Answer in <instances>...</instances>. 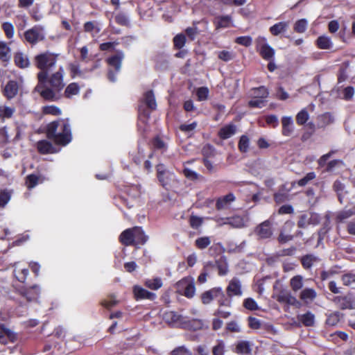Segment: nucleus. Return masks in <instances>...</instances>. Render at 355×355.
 Returning <instances> with one entry per match:
<instances>
[{"label": "nucleus", "instance_id": "nucleus-28", "mask_svg": "<svg viewBox=\"0 0 355 355\" xmlns=\"http://www.w3.org/2000/svg\"><path fill=\"white\" fill-rule=\"evenodd\" d=\"M288 27V23L286 21H281L277 23L270 28V32L273 35H278L280 33H284Z\"/></svg>", "mask_w": 355, "mask_h": 355}, {"label": "nucleus", "instance_id": "nucleus-61", "mask_svg": "<svg viewBox=\"0 0 355 355\" xmlns=\"http://www.w3.org/2000/svg\"><path fill=\"white\" fill-rule=\"evenodd\" d=\"M235 42L244 46H249L252 44V39L250 36H241L236 38Z\"/></svg>", "mask_w": 355, "mask_h": 355}, {"label": "nucleus", "instance_id": "nucleus-24", "mask_svg": "<svg viewBox=\"0 0 355 355\" xmlns=\"http://www.w3.org/2000/svg\"><path fill=\"white\" fill-rule=\"evenodd\" d=\"M223 224L230 225L234 228H242L245 226V223L243 218L239 216L227 218Z\"/></svg>", "mask_w": 355, "mask_h": 355}, {"label": "nucleus", "instance_id": "nucleus-46", "mask_svg": "<svg viewBox=\"0 0 355 355\" xmlns=\"http://www.w3.org/2000/svg\"><path fill=\"white\" fill-rule=\"evenodd\" d=\"M345 185L340 181L336 180L334 183V189L338 193V198L340 203L343 202V192L345 190Z\"/></svg>", "mask_w": 355, "mask_h": 355}, {"label": "nucleus", "instance_id": "nucleus-6", "mask_svg": "<svg viewBox=\"0 0 355 355\" xmlns=\"http://www.w3.org/2000/svg\"><path fill=\"white\" fill-rule=\"evenodd\" d=\"M26 41L31 44H35L45 38L44 28L40 26H35L24 33Z\"/></svg>", "mask_w": 355, "mask_h": 355}, {"label": "nucleus", "instance_id": "nucleus-48", "mask_svg": "<svg viewBox=\"0 0 355 355\" xmlns=\"http://www.w3.org/2000/svg\"><path fill=\"white\" fill-rule=\"evenodd\" d=\"M84 29L86 32L91 33L93 36L96 35L101 31V28L94 22L88 21L85 24Z\"/></svg>", "mask_w": 355, "mask_h": 355}, {"label": "nucleus", "instance_id": "nucleus-26", "mask_svg": "<svg viewBox=\"0 0 355 355\" xmlns=\"http://www.w3.org/2000/svg\"><path fill=\"white\" fill-rule=\"evenodd\" d=\"M37 148L38 151L42 154L54 153L55 148L52 144L46 140H42L37 142Z\"/></svg>", "mask_w": 355, "mask_h": 355}, {"label": "nucleus", "instance_id": "nucleus-5", "mask_svg": "<svg viewBox=\"0 0 355 355\" xmlns=\"http://www.w3.org/2000/svg\"><path fill=\"white\" fill-rule=\"evenodd\" d=\"M177 291L188 298H191L196 293L194 280L191 277H186L175 284Z\"/></svg>", "mask_w": 355, "mask_h": 355}, {"label": "nucleus", "instance_id": "nucleus-11", "mask_svg": "<svg viewBox=\"0 0 355 355\" xmlns=\"http://www.w3.org/2000/svg\"><path fill=\"white\" fill-rule=\"evenodd\" d=\"M254 233L259 239H268L272 235L271 223L269 220H265L259 225L254 230Z\"/></svg>", "mask_w": 355, "mask_h": 355}, {"label": "nucleus", "instance_id": "nucleus-2", "mask_svg": "<svg viewBox=\"0 0 355 355\" xmlns=\"http://www.w3.org/2000/svg\"><path fill=\"white\" fill-rule=\"evenodd\" d=\"M47 137L57 144L65 146L71 140V129L69 123L64 121H56L47 126Z\"/></svg>", "mask_w": 355, "mask_h": 355}, {"label": "nucleus", "instance_id": "nucleus-37", "mask_svg": "<svg viewBox=\"0 0 355 355\" xmlns=\"http://www.w3.org/2000/svg\"><path fill=\"white\" fill-rule=\"evenodd\" d=\"M144 284L146 287L152 290H157L162 286V281L159 277L146 279Z\"/></svg>", "mask_w": 355, "mask_h": 355}, {"label": "nucleus", "instance_id": "nucleus-31", "mask_svg": "<svg viewBox=\"0 0 355 355\" xmlns=\"http://www.w3.org/2000/svg\"><path fill=\"white\" fill-rule=\"evenodd\" d=\"M303 286V277L302 275H295L290 279V286L295 293L302 289Z\"/></svg>", "mask_w": 355, "mask_h": 355}, {"label": "nucleus", "instance_id": "nucleus-18", "mask_svg": "<svg viewBox=\"0 0 355 355\" xmlns=\"http://www.w3.org/2000/svg\"><path fill=\"white\" fill-rule=\"evenodd\" d=\"M124 58V54L122 51H117L116 53L107 59L109 66L115 69L116 71H119L121 67V62Z\"/></svg>", "mask_w": 355, "mask_h": 355}, {"label": "nucleus", "instance_id": "nucleus-3", "mask_svg": "<svg viewBox=\"0 0 355 355\" xmlns=\"http://www.w3.org/2000/svg\"><path fill=\"white\" fill-rule=\"evenodd\" d=\"M214 299L217 300L220 306H228L230 304V300L226 297L220 287L213 288L204 292L201 295L202 302L204 304H209Z\"/></svg>", "mask_w": 355, "mask_h": 355}, {"label": "nucleus", "instance_id": "nucleus-62", "mask_svg": "<svg viewBox=\"0 0 355 355\" xmlns=\"http://www.w3.org/2000/svg\"><path fill=\"white\" fill-rule=\"evenodd\" d=\"M153 146L155 149L159 150L162 153H164L166 148V144L159 137H156L153 140Z\"/></svg>", "mask_w": 355, "mask_h": 355}, {"label": "nucleus", "instance_id": "nucleus-39", "mask_svg": "<svg viewBox=\"0 0 355 355\" xmlns=\"http://www.w3.org/2000/svg\"><path fill=\"white\" fill-rule=\"evenodd\" d=\"M341 280L345 286L354 287L355 286V273L347 272L342 275Z\"/></svg>", "mask_w": 355, "mask_h": 355}, {"label": "nucleus", "instance_id": "nucleus-1", "mask_svg": "<svg viewBox=\"0 0 355 355\" xmlns=\"http://www.w3.org/2000/svg\"><path fill=\"white\" fill-rule=\"evenodd\" d=\"M64 73L62 67H60L58 71L49 77L47 71H40L37 73L38 84L35 90L46 100L55 101L58 99L60 92L64 87Z\"/></svg>", "mask_w": 355, "mask_h": 355}, {"label": "nucleus", "instance_id": "nucleus-52", "mask_svg": "<svg viewBox=\"0 0 355 355\" xmlns=\"http://www.w3.org/2000/svg\"><path fill=\"white\" fill-rule=\"evenodd\" d=\"M243 306L245 309L250 311H256L259 309V307L256 301L251 297H248L244 300Z\"/></svg>", "mask_w": 355, "mask_h": 355}, {"label": "nucleus", "instance_id": "nucleus-54", "mask_svg": "<svg viewBox=\"0 0 355 355\" xmlns=\"http://www.w3.org/2000/svg\"><path fill=\"white\" fill-rule=\"evenodd\" d=\"M2 28L8 38H12L15 33V29L13 25L11 23L4 22L2 24Z\"/></svg>", "mask_w": 355, "mask_h": 355}, {"label": "nucleus", "instance_id": "nucleus-17", "mask_svg": "<svg viewBox=\"0 0 355 355\" xmlns=\"http://www.w3.org/2000/svg\"><path fill=\"white\" fill-rule=\"evenodd\" d=\"M14 62L15 65L21 69H25L30 66L28 55L21 51H17L14 54Z\"/></svg>", "mask_w": 355, "mask_h": 355}, {"label": "nucleus", "instance_id": "nucleus-10", "mask_svg": "<svg viewBox=\"0 0 355 355\" xmlns=\"http://www.w3.org/2000/svg\"><path fill=\"white\" fill-rule=\"evenodd\" d=\"M157 178L164 187L175 179L174 174L166 170L163 164H159L157 166Z\"/></svg>", "mask_w": 355, "mask_h": 355}, {"label": "nucleus", "instance_id": "nucleus-40", "mask_svg": "<svg viewBox=\"0 0 355 355\" xmlns=\"http://www.w3.org/2000/svg\"><path fill=\"white\" fill-rule=\"evenodd\" d=\"M317 45L321 49H330L332 47V42L329 37L320 36L317 40Z\"/></svg>", "mask_w": 355, "mask_h": 355}, {"label": "nucleus", "instance_id": "nucleus-4", "mask_svg": "<svg viewBox=\"0 0 355 355\" xmlns=\"http://www.w3.org/2000/svg\"><path fill=\"white\" fill-rule=\"evenodd\" d=\"M57 57L58 55L49 51L42 53L35 57V64L40 71L48 72V70L55 65Z\"/></svg>", "mask_w": 355, "mask_h": 355}, {"label": "nucleus", "instance_id": "nucleus-16", "mask_svg": "<svg viewBox=\"0 0 355 355\" xmlns=\"http://www.w3.org/2000/svg\"><path fill=\"white\" fill-rule=\"evenodd\" d=\"M282 135L290 137L294 131L293 120L291 116H283L282 118Z\"/></svg>", "mask_w": 355, "mask_h": 355}, {"label": "nucleus", "instance_id": "nucleus-49", "mask_svg": "<svg viewBox=\"0 0 355 355\" xmlns=\"http://www.w3.org/2000/svg\"><path fill=\"white\" fill-rule=\"evenodd\" d=\"M334 302L342 309H345L350 307L349 302L347 297H335L334 299Z\"/></svg>", "mask_w": 355, "mask_h": 355}, {"label": "nucleus", "instance_id": "nucleus-45", "mask_svg": "<svg viewBox=\"0 0 355 355\" xmlns=\"http://www.w3.org/2000/svg\"><path fill=\"white\" fill-rule=\"evenodd\" d=\"M250 139L246 135H242L239 141V149L242 153H246L249 149Z\"/></svg>", "mask_w": 355, "mask_h": 355}, {"label": "nucleus", "instance_id": "nucleus-23", "mask_svg": "<svg viewBox=\"0 0 355 355\" xmlns=\"http://www.w3.org/2000/svg\"><path fill=\"white\" fill-rule=\"evenodd\" d=\"M16 339L15 334L8 329L5 328L3 325L0 326V342L6 344L8 340L14 342Z\"/></svg>", "mask_w": 355, "mask_h": 355}, {"label": "nucleus", "instance_id": "nucleus-27", "mask_svg": "<svg viewBox=\"0 0 355 355\" xmlns=\"http://www.w3.org/2000/svg\"><path fill=\"white\" fill-rule=\"evenodd\" d=\"M294 226V223L293 222H286L284 226L283 230L281 232L278 241L279 243H285L288 241H290L293 239V236L290 234H285L284 230L286 229L291 230Z\"/></svg>", "mask_w": 355, "mask_h": 355}, {"label": "nucleus", "instance_id": "nucleus-47", "mask_svg": "<svg viewBox=\"0 0 355 355\" xmlns=\"http://www.w3.org/2000/svg\"><path fill=\"white\" fill-rule=\"evenodd\" d=\"M309 119V114L306 109L302 110L296 115L297 123L300 125H304Z\"/></svg>", "mask_w": 355, "mask_h": 355}, {"label": "nucleus", "instance_id": "nucleus-51", "mask_svg": "<svg viewBox=\"0 0 355 355\" xmlns=\"http://www.w3.org/2000/svg\"><path fill=\"white\" fill-rule=\"evenodd\" d=\"M308 21L305 19L297 21L294 25V31L299 33H303L306 30Z\"/></svg>", "mask_w": 355, "mask_h": 355}, {"label": "nucleus", "instance_id": "nucleus-22", "mask_svg": "<svg viewBox=\"0 0 355 355\" xmlns=\"http://www.w3.org/2000/svg\"><path fill=\"white\" fill-rule=\"evenodd\" d=\"M134 231V245H143L147 240L148 236L145 235L143 230L140 227H133Z\"/></svg>", "mask_w": 355, "mask_h": 355}, {"label": "nucleus", "instance_id": "nucleus-42", "mask_svg": "<svg viewBox=\"0 0 355 355\" xmlns=\"http://www.w3.org/2000/svg\"><path fill=\"white\" fill-rule=\"evenodd\" d=\"M80 87L78 84L73 83L69 84L64 91V95L67 98H71L73 96L79 93Z\"/></svg>", "mask_w": 355, "mask_h": 355}, {"label": "nucleus", "instance_id": "nucleus-7", "mask_svg": "<svg viewBox=\"0 0 355 355\" xmlns=\"http://www.w3.org/2000/svg\"><path fill=\"white\" fill-rule=\"evenodd\" d=\"M257 45L259 53L263 59L269 60L274 57L275 50L267 43L265 37L257 38Z\"/></svg>", "mask_w": 355, "mask_h": 355}, {"label": "nucleus", "instance_id": "nucleus-59", "mask_svg": "<svg viewBox=\"0 0 355 355\" xmlns=\"http://www.w3.org/2000/svg\"><path fill=\"white\" fill-rule=\"evenodd\" d=\"M343 98L345 101H350L354 96V89L353 87L348 86L343 90Z\"/></svg>", "mask_w": 355, "mask_h": 355}, {"label": "nucleus", "instance_id": "nucleus-9", "mask_svg": "<svg viewBox=\"0 0 355 355\" xmlns=\"http://www.w3.org/2000/svg\"><path fill=\"white\" fill-rule=\"evenodd\" d=\"M163 320L173 327L183 326L185 323V320L182 316L172 311L164 313Z\"/></svg>", "mask_w": 355, "mask_h": 355}, {"label": "nucleus", "instance_id": "nucleus-14", "mask_svg": "<svg viewBox=\"0 0 355 355\" xmlns=\"http://www.w3.org/2000/svg\"><path fill=\"white\" fill-rule=\"evenodd\" d=\"M316 297L317 292L314 288H304L299 295V298L306 304L311 303Z\"/></svg>", "mask_w": 355, "mask_h": 355}, {"label": "nucleus", "instance_id": "nucleus-41", "mask_svg": "<svg viewBox=\"0 0 355 355\" xmlns=\"http://www.w3.org/2000/svg\"><path fill=\"white\" fill-rule=\"evenodd\" d=\"M268 89L263 86L254 88L252 90V96L255 98L264 99L268 97Z\"/></svg>", "mask_w": 355, "mask_h": 355}, {"label": "nucleus", "instance_id": "nucleus-43", "mask_svg": "<svg viewBox=\"0 0 355 355\" xmlns=\"http://www.w3.org/2000/svg\"><path fill=\"white\" fill-rule=\"evenodd\" d=\"M42 180L40 177L34 174H31L27 176L26 184L28 189L35 187L37 184L42 183Z\"/></svg>", "mask_w": 355, "mask_h": 355}, {"label": "nucleus", "instance_id": "nucleus-44", "mask_svg": "<svg viewBox=\"0 0 355 355\" xmlns=\"http://www.w3.org/2000/svg\"><path fill=\"white\" fill-rule=\"evenodd\" d=\"M342 314L340 312H334L329 315L327 324L329 326H336L340 320Z\"/></svg>", "mask_w": 355, "mask_h": 355}, {"label": "nucleus", "instance_id": "nucleus-56", "mask_svg": "<svg viewBox=\"0 0 355 355\" xmlns=\"http://www.w3.org/2000/svg\"><path fill=\"white\" fill-rule=\"evenodd\" d=\"M225 343L222 340H218L217 344L212 349L213 355H224Z\"/></svg>", "mask_w": 355, "mask_h": 355}, {"label": "nucleus", "instance_id": "nucleus-63", "mask_svg": "<svg viewBox=\"0 0 355 355\" xmlns=\"http://www.w3.org/2000/svg\"><path fill=\"white\" fill-rule=\"evenodd\" d=\"M15 277L16 278L21 282H24L28 275V270L26 269V268H24V269H21L18 271H17L16 270H15Z\"/></svg>", "mask_w": 355, "mask_h": 355}, {"label": "nucleus", "instance_id": "nucleus-36", "mask_svg": "<svg viewBox=\"0 0 355 355\" xmlns=\"http://www.w3.org/2000/svg\"><path fill=\"white\" fill-rule=\"evenodd\" d=\"M300 321L306 327L313 326L315 321V316L311 312H307L299 316Z\"/></svg>", "mask_w": 355, "mask_h": 355}, {"label": "nucleus", "instance_id": "nucleus-20", "mask_svg": "<svg viewBox=\"0 0 355 355\" xmlns=\"http://www.w3.org/2000/svg\"><path fill=\"white\" fill-rule=\"evenodd\" d=\"M21 295L26 298L28 301L35 300L37 298L40 294V288L38 286L35 285L28 288L21 290L20 291Z\"/></svg>", "mask_w": 355, "mask_h": 355}, {"label": "nucleus", "instance_id": "nucleus-33", "mask_svg": "<svg viewBox=\"0 0 355 355\" xmlns=\"http://www.w3.org/2000/svg\"><path fill=\"white\" fill-rule=\"evenodd\" d=\"M143 101L150 110H155L157 107L155 98L152 91L146 92L144 95Z\"/></svg>", "mask_w": 355, "mask_h": 355}, {"label": "nucleus", "instance_id": "nucleus-60", "mask_svg": "<svg viewBox=\"0 0 355 355\" xmlns=\"http://www.w3.org/2000/svg\"><path fill=\"white\" fill-rule=\"evenodd\" d=\"M265 103L266 101L264 99L253 97L252 99L248 102V105L251 107L261 108L265 105Z\"/></svg>", "mask_w": 355, "mask_h": 355}, {"label": "nucleus", "instance_id": "nucleus-55", "mask_svg": "<svg viewBox=\"0 0 355 355\" xmlns=\"http://www.w3.org/2000/svg\"><path fill=\"white\" fill-rule=\"evenodd\" d=\"M186 42V37L184 34H178L173 38L174 46L177 49H182Z\"/></svg>", "mask_w": 355, "mask_h": 355}, {"label": "nucleus", "instance_id": "nucleus-21", "mask_svg": "<svg viewBox=\"0 0 355 355\" xmlns=\"http://www.w3.org/2000/svg\"><path fill=\"white\" fill-rule=\"evenodd\" d=\"M133 227L124 230L119 236V240L125 245H134Z\"/></svg>", "mask_w": 355, "mask_h": 355}, {"label": "nucleus", "instance_id": "nucleus-38", "mask_svg": "<svg viewBox=\"0 0 355 355\" xmlns=\"http://www.w3.org/2000/svg\"><path fill=\"white\" fill-rule=\"evenodd\" d=\"M10 49L4 42L0 41V59L3 61H8L10 58Z\"/></svg>", "mask_w": 355, "mask_h": 355}, {"label": "nucleus", "instance_id": "nucleus-58", "mask_svg": "<svg viewBox=\"0 0 355 355\" xmlns=\"http://www.w3.org/2000/svg\"><path fill=\"white\" fill-rule=\"evenodd\" d=\"M218 57L223 61L228 62L234 57L233 52L229 51H221L218 53Z\"/></svg>", "mask_w": 355, "mask_h": 355}, {"label": "nucleus", "instance_id": "nucleus-34", "mask_svg": "<svg viewBox=\"0 0 355 355\" xmlns=\"http://www.w3.org/2000/svg\"><path fill=\"white\" fill-rule=\"evenodd\" d=\"M277 300L279 302L293 304L296 299L289 292L282 291L277 296Z\"/></svg>", "mask_w": 355, "mask_h": 355}, {"label": "nucleus", "instance_id": "nucleus-50", "mask_svg": "<svg viewBox=\"0 0 355 355\" xmlns=\"http://www.w3.org/2000/svg\"><path fill=\"white\" fill-rule=\"evenodd\" d=\"M232 26V19L230 16H222L217 19V28H227Z\"/></svg>", "mask_w": 355, "mask_h": 355}, {"label": "nucleus", "instance_id": "nucleus-35", "mask_svg": "<svg viewBox=\"0 0 355 355\" xmlns=\"http://www.w3.org/2000/svg\"><path fill=\"white\" fill-rule=\"evenodd\" d=\"M319 261L318 257L313 254H308L302 258V264L306 269L310 268L313 263Z\"/></svg>", "mask_w": 355, "mask_h": 355}, {"label": "nucleus", "instance_id": "nucleus-12", "mask_svg": "<svg viewBox=\"0 0 355 355\" xmlns=\"http://www.w3.org/2000/svg\"><path fill=\"white\" fill-rule=\"evenodd\" d=\"M227 294L229 297L242 295L241 284L237 278H233L227 287Z\"/></svg>", "mask_w": 355, "mask_h": 355}, {"label": "nucleus", "instance_id": "nucleus-19", "mask_svg": "<svg viewBox=\"0 0 355 355\" xmlns=\"http://www.w3.org/2000/svg\"><path fill=\"white\" fill-rule=\"evenodd\" d=\"M18 93V84L16 81L10 80L4 87L3 94L8 99L13 98Z\"/></svg>", "mask_w": 355, "mask_h": 355}, {"label": "nucleus", "instance_id": "nucleus-13", "mask_svg": "<svg viewBox=\"0 0 355 355\" xmlns=\"http://www.w3.org/2000/svg\"><path fill=\"white\" fill-rule=\"evenodd\" d=\"M334 116L330 112H325L320 114L316 118V125L318 128H325L327 126L334 123Z\"/></svg>", "mask_w": 355, "mask_h": 355}, {"label": "nucleus", "instance_id": "nucleus-57", "mask_svg": "<svg viewBox=\"0 0 355 355\" xmlns=\"http://www.w3.org/2000/svg\"><path fill=\"white\" fill-rule=\"evenodd\" d=\"M316 177L314 172H310L307 173L303 178L300 179L297 182V184L300 187L306 185L311 180H313Z\"/></svg>", "mask_w": 355, "mask_h": 355}, {"label": "nucleus", "instance_id": "nucleus-25", "mask_svg": "<svg viewBox=\"0 0 355 355\" xmlns=\"http://www.w3.org/2000/svg\"><path fill=\"white\" fill-rule=\"evenodd\" d=\"M236 133V125L229 124L220 128L218 135L223 139H227Z\"/></svg>", "mask_w": 355, "mask_h": 355}, {"label": "nucleus", "instance_id": "nucleus-53", "mask_svg": "<svg viewBox=\"0 0 355 355\" xmlns=\"http://www.w3.org/2000/svg\"><path fill=\"white\" fill-rule=\"evenodd\" d=\"M196 245L199 249H205L211 243V240L208 236H203L196 240Z\"/></svg>", "mask_w": 355, "mask_h": 355}, {"label": "nucleus", "instance_id": "nucleus-30", "mask_svg": "<svg viewBox=\"0 0 355 355\" xmlns=\"http://www.w3.org/2000/svg\"><path fill=\"white\" fill-rule=\"evenodd\" d=\"M150 112L143 108L142 106L139 107V123L138 126L139 129L143 128L145 130L144 125L146 124L147 121L149 118Z\"/></svg>", "mask_w": 355, "mask_h": 355}, {"label": "nucleus", "instance_id": "nucleus-8", "mask_svg": "<svg viewBox=\"0 0 355 355\" xmlns=\"http://www.w3.org/2000/svg\"><path fill=\"white\" fill-rule=\"evenodd\" d=\"M320 221V218L318 214L309 212L300 216L297 225L300 228H305L308 225H317Z\"/></svg>", "mask_w": 355, "mask_h": 355}, {"label": "nucleus", "instance_id": "nucleus-15", "mask_svg": "<svg viewBox=\"0 0 355 355\" xmlns=\"http://www.w3.org/2000/svg\"><path fill=\"white\" fill-rule=\"evenodd\" d=\"M133 293L137 300L143 299L154 300L156 297L155 293L149 292L139 286H134Z\"/></svg>", "mask_w": 355, "mask_h": 355}, {"label": "nucleus", "instance_id": "nucleus-64", "mask_svg": "<svg viewBox=\"0 0 355 355\" xmlns=\"http://www.w3.org/2000/svg\"><path fill=\"white\" fill-rule=\"evenodd\" d=\"M171 355H192V353L185 347L181 346L173 350Z\"/></svg>", "mask_w": 355, "mask_h": 355}, {"label": "nucleus", "instance_id": "nucleus-32", "mask_svg": "<svg viewBox=\"0 0 355 355\" xmlns=\"http://www.w3.org/2000/svg\"><path fill=\"white\" fill-rule=\"evenodd\" d=\"M235 352L241 354H249L251 352V345L250 342L246 340L238 342L236 345Z\"/></svg>", "mask_w": 355, "mask_h": 355}, {"label": "nucleus", "instance_id": "nucleus-29", "mask_svg": "<svg viewBox=\"0 0 355 355\" xmlns=\"http://www.w3.org/2000/svg\"><path fill=\"white\" fill-rule=\"evenodd\" d=\"M235 200L234 196L232 193H229L225 196L219 198L216 202V208L218 209H223L226 208L230 202Z\"/></svg>", "mask_w": 355, "mask_h": 355}]
</instances>
